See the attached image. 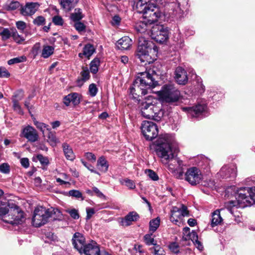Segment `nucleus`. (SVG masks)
Listing matches in <instances>:
<instances>
[{"label": "nucleus", "instance_id": "nucleus-52", "mask_svg": "<svg viewBox=\"0 0 255 255\" xmlns=\"http://www.w3.org/2000/svg\"><path fill=\"white\" fill-rule=\"evenodd\" d=\"M67 212L70 215L71 217L74 219H78L79 218V215L78 211L76 209L67 210Z\"/></svg>", "mask_w": 255, "mask_h": 255}, {"label": "nucleus", "instance_id": "nucleus-28", "mask_svg": "<svg viewBox=\"0 0 255 255\" xmlns=\"http://www.w3.org/2000/svg\"><path fill=\"white\" fill-rule=\"evenodd\" d=\"M54 48L52 46L44 45L41 52V57L47 58L54 53Z\"/></svg>", "mask_w": 255, "mask_h": 255}, {"label": "nucleus", "instance_id": "nucleus-18", "mask_svg": "<svg viewBox=\"0 0 255 255\" xmlns=\"http://www.w3.org/2000/svg\"><path fill=\"white\" fill-rule=\"evenodd\" d=\"M174 78L179 85H185L188 80L186 71L182 67H177L174 72Z\"/></svg>", "mask_w": 255, "mask_h": 255}, {"label": "nucleus", "instance_id": "nucleus-42", "mask_svg": "<svg viewBox=\"0 0 255 255\" xmlns=\"http://www.w3.org/2000/svg\"><path fill=\"white\" fill-rule=\"evenodd\" d=\"M147 176L152 180L156 181L158 179V176L156 173L151 169H148L146 171Z\"/></svg>", "mask_w": 255, "mask_h": 255}, {"label": "nucleus", "instance_id": "nucleus-17", "mask_svg": "<svg viewBox=\"0 0 255 255\" xmlns=\"http://www.w3.org/2000/svg\"><path fill=\"white\" fill-rule=\"evenodd\" d=\"M147 91V90L141 86L138 81L134 80L132 86L130 88V94L133 99L139 101L140 99H138L139 96L146 95Z\"/></svg>", "mask_w": 255, "mask_h": 255}, {"label": "nucleus", "instance_id": "nucleus-55", "mask_svg": "<svg viewBox=\"0 0 255 255\" xmlns=\"http://www.w3.org/2000/svg\"><path fill=\"white\" fill-rule=\"evenodd\" d=\"M81 75L82 78V80L84 81L89 79L90 77L89 72L87 69H83L81 73Z\"/></svg>", "mask_w": 255, "mask_h": 255}, {"label": "nucleus", "instance_id": "nucleus-61", "mask_svg": "<svg viewBox=\"0 0 255 255\" xmlns=\"http://www.w3.org/2000/svg\"><path fill=\"white\" fill-rule=\"evenodd\" d=\"M40 49V44L39 43L35 44L32 48V52L33 54L36 55L38 53V51Z\"/></svg>", "mask_w": 255, "mask_h": 255}, {"label": "nucleus", "instance_id": "nucleus-7", "mask_svg": "<svg viewBox=\"0 0 255 255\" xmlns=\"http://www.w3.org/2000/svg\"><path fill=\"white\" fill-rule=\"evenodd\" d=\"M157 93L163 102L170 104L178 101L180 96V91L171 84L163 86L161 89Z\"/></svg>", "mask_w": 255, "mask_h": 255}, {"label": "nucleus", "instance_id": "nucleus-53", "mask_svg": "<svg viewBox=\"0 0 255 255\" xmlns=\"http://www.w3.org/2000/svg\"><path fill=\"white\" fill-rule=\"evenodd\" d=\"M45 21V18L42 16H37L33 20V23L37 25H42Z\"/></svg>", "mask_w": 255, "mask_h": 255}, {"label": "nucleus", "instance_id": "nucleus-33", "mask_svg": "<svg viewBox=\"0 0 255 255\" xmlns=\"http://www.w3.org/2000/svg\"><path fill=\"white\" fill-rule=\"evenodd\" d=\"M83 17V15L82 14V11L80 9L76 8L75 9L74 12L72 13L71 15V18L73 21H79Z\"/></svg>", "mask_w": 255, "mask_h": 255}, {"label": "nucleus", "instance_id": "nucleus-23", "mask_svg": "<svg viewBox=\"0 0 255 255\" xmlns=\"http://www.w3.org/2000/svg\"><path fill=\"white\" fill-rule=\"evenodd\" d=\"M223 209H218L212 213L211 225L212 227L220 225L223 219L221 216L220 212L223 211Z\"/></svg>", "mask_w": 255, "mask_h": 255}, {"label": "nucleus", "instance_id": "nucleus-4", "mask_svg": "<svg viewBox=\"0 0 255 255\" xmlns=\"http://www.w3.org/2000/svg\"><path fill=\"white\" fill-rule=\"evenodd\" d=\"M62 214L58 209L50 208L46 209L42 206L37 207L33 212L32 224L35 227L45 225L49 218L55 220L61 217Z\"/></svg>", "mask_w": 255, "mask_h": 255}, {"label": "nucleus", "instance_id": "nucleus-25", "mask_svg": "<svg viewBox=\"0 0 255 255\" xmlns=\"http://www.w3.org/2000/svg\"><path fill=\"white\" fill-rule=\"evenodd\" d=\"M95 52V48L94 46L91 44H87L84 47L83 52L79 53L78 56L81 58L85 56L88 59H89Z\"/></svg>", "mask_w": 255, "mask_h": 255}, {"label": "nucleus", "instance_id": "nucleus-8", "mask_svg": "<svg viewBox=\"0 0 255 255\" xmlns=\"http://www.w3.org/2000/svg\"><path fill=\"white\" fill-rule=\"evenodd\" d=\"M156 74L154 71L149 70L138 73L135 81L144 87L146 90L155 87L157 82L155 80Z\"/></svg>", "mask_w": 255, "mask_h": 255}, {"label": "nucleus", "instance_id": "nucleus-20", "mask_svg": "<svg viewBox=\"0 0 255 255\" xmlns=\"http://www.w3.org/2000/svg\"><path fill=\"white\" fill-rule=\"evenodd\" d=\"M39 4L37 2H29L21 7L20 11L23 15H32L38 10Z\"/></svg>", "mask_w": 255, "mask_h": 255}, {"label": "nucleus", "instance_id": "nucleus-59", "mask_svg": "<svg viewBox=\"0 0 255 255\" xmlns=\"http://www.w3.org/2000/svg\"><path fill=\"white\" fill-rule=\"evenodd\" d=\"M136 253H138L139 255H142L144 253L142 246L139 245H135L134 247Z\"/></svg>", "mask_w": 255, "mask_h": 255}, {"label": "nucleus", "instance_id": "nucleus-44", "mask_svg": "<svg viewBox=\"0 0 255 255\" xmlns=\"http://www.w3.org/2000/svg\"><path fill=\"white\" fill-rule=\"evenodd\" d=\"M12 37L17 43H20L24 40V37L22 35L18 34V33H12Z\"/></svg>", "mask_w": 255, "mask_h": 255}, {"label": "nucleus", "instance_id": "nucleus-31", "mask_svg": "<svg viewBox=\"0 0 255 255\" xmlns=\"http://www.w3.org/2000/svg\"><path fill=\"white\" fill-rule=\"evenodd\" d=\"M100 60L98 58H94L90 63V71L92 73L96 74L98 71V68L100 65Z\"/></svg>", "mask_w": 255, "mask_h": 255}, {"label": "nucleus", "instance_id": "nucleus-22", "mask_svg": "<svg viewBox=\"0 0 255 255\" xmlns=\"http://www.w3.org/2000/svg\"><path fill=\"white\" fill-rule=\"evenodd\" d=\"M138 218L139 216L136 212H130L122 220L121 225L123 226H129L132 222L137 221Z\"/></svg>", "mask_w": 255, "mask_h": 255}, {"label": "nucleus", "instance_id": "nucleus-11", "mask_svg": "<svg viewBox=\"0 0 255 255\" xmlns=\"http://www.w3.org/2000/svg\"><path fill=\"white\" fill-rule=\"evenodd\" d=\"M202 178L200 170L196 167L188 168L184 174L185 180L193 186L199 184Z\"/></svg>", "mask_w": 255, "mask_h": 255}, {"label": "nucleus", "instance_id": "nucleus-26", "mask_svg": "<svg viewBox=\"0 0 255 255\" xmlns=\"http://www.w3.org/2000/svg\"><path fill=\"white\" fill-rule=\"evenodd\" d=\"M63 150L67 160L73 161L75 159V155L72 148L69 144L64 143L62 144Z\"/></svg>", "mask_w": 255, "mask_h": 255}, {"label": "nucleus", "instance_id": "nucleus-35", "mask_svg": "<svg viewBox=\"0 0 255 255\" xmlns=\"http://www.w3.org/2000/svg\"><path fill=\"white\" fill-rule=\"evenodd\" d=\"M26 58L24 56L15 57L7 61L8 65H11L14 64L19 63L26 61Z\"/></svg>", "mask_w": 255, "mask_h": 255}, {"label": "nucleus", "instance_id": "nucleus-27", "mask_svg": "<svg viewBox=\"0 0 255 255\" xmlns=\"http://www.w3.org/2000/svg\"><path fill=\"white\" fill-rule=\"evenodd\" d=\"M79 0H61L60 4L66 10L69 11L78 2Z\"/></svg>", "mask_w": 255, "mask_h": 255}, {"label": "nucleus", "instance_id": "nucleus-38", "mask_svg": "<svg viewBox=\"0 0 255 255\" xmlns=\"http://www.w3.org/2000/svg\"><path fill=\"white\" fill-rule=\"evenodd\" d=\"M70 95L71 96V97L70 98L71 103L74 106L78 105L80 102V97H79V95H78V94H77L76 93H73L70 94Z\"/></svg>", "mask_w": 255, "mask_h": 255}, {"label": "nucleus", "instance_id": "nucleus-29", "mask_svg": "<svg viewBox=\"0 0 255 255\" xmlns=\"http://www.w3.org/2000/svg\"><path fill=\"white\" fill-rule=\"evenodd\" d=\"M97 165L104 172H106L108 169L109 165L107 160L103 156H101L99 158L97 161Z\"/></svg>", "mask_w": 255, "mask_h": 255}, {"label": "nucleus", "instance_id": "nucleus-10", "mask_svg": "<svg viewBox=\"0 0 255 255\" xmlns=\"http://www.w3.org/2000/svg\"><path fill=\"white\" fill-rule=\"evenodd\" d=\"M141 131L146 140H151L155 138L158 133L157 125L150 121H143L141 125Z\"/></svg>", "mask_w": 255, "mask_h": 255}, {"label": "nucleus", "instance_id": "nucleus-12", "mask_svg": "<svg viewBox=\"0 0 255 255\" xmlns=\"http://www.w3.org/2000/svg\"><path fill=\"white\" fill-rule=\"evenodd\" d=\"M182 110L191 117L198 118H202L207 113V106L205 104H199L192 107H184Z\"/></svg>", "mask_w": 255, "mask_h": 255}, {"label": "nucleus", "instance_id": "nucleus-49", "mask_svg": "<svg viewBox=\"0 0 255 255\" xmlns=\"http://www.w3.org/2000/svg\"><path fill=\"white\" fill-rule=\"evenodd\" d=\"M124 181L125 185L129 189H133L135 188V184L132 180L129 179H126Z\"/></svg>", "mask_w": 255, "mask_h": 255}, {"label": "nucleus", "instance_id": "nucleus-36", "mask_svg": "<svg viewBox=\"0 0 255 255\" xmlns=\"http://www.w3.org/2000/svg\"><path fill=\"white\" fill-rule=\"evenodd\" d=\"M152 233L151 234H146L144 236V239L145 243L149 246V245H154V247L157 246L156 245V242L155 241L153 238L151 237Z\"/></svg>", "mask_w": 255, "mask_h": 255}, {"label": "nucleus", "instance_id": "nucleus-56", "mask_svg": "<svg viewBox=\"0 0 255 255\" xmlns=\"http://www.w3.org/2000/svg\"><path fill=\"white\" fill-rule=\"evenodd\" d=\"M74 26L76 30L78 31H82L85 28V25L81 22H75Z\"/></svg>", "mask_w": 255, "mask_h": 255}, {"label": "nucleus", "instance_id": "nucleus-47", "mask_svg": "<svg viewBox=\"0 0 255 255\" xmlns=\"http://www.w3.org/2000/svg\"><path fill=\"white\" fill-rule=\"evenodd\" d=\"M169 249L172 252L175 254H177L179 252V246L175 242L172 243L169 245Z\"/></svg>", "mask_w": 255, "mask_h": 255}, {"label": "nucleus", "instance_id": "nucleus-1", "mask_svg": "<svg viewBox=\"0 0 255 255\" xmlns=\"http://www.w3.org/2000/svg\"><path fill=\"white\" fill-rule=\"evenodd\" d=\"M156 153L165 164L168 163V169L172 173L182 168L183 161L176 157V143L174 137L168 134L159 135L156 141Z\"/></svg>", "mask_w": 255, "mask_h": 255}, {"label": "nucleus", "instance_id": "nucleus-41", "mask_svg": "<svg viewBox=\"0 0 255 255\" xmlns=\"http://www.w3.org/2000/svg\"><path fill=\"white\" fill-rule=\"evenodd\" d=\"M20 6V3L17 1H12L7 5V9L13 10H15Z\"/></svg>", "mask_w": 255, "mask_h": 255}, {"label": "nucleus", "instance_id": "nucleus-45", "mask_svg": "<svg viewBox=\"0 0 255 255\" xmlns=\"http://www.w3.org/2000/svg\"><path fill=\"white\" fill-rule=\"evenodd\" d=\"M13 107L15 111L17 112L18 114L22 115L23 114V111L19 104L17 101H13Z\"/></svg>", "mask_w": 255, "mask_h": 255}, {"label": "nucleus", "instance_id": "nucleus-46", "mask_svg": "<svg viewBox=\"0 0 255 255\" xmlns=\"http://www.w3.org/2000/svg\"><path fill=\"white\" fill-rule=\"evenodd\" d=\"M172 7H173V12H175V14H181L182 13L183 10L180 7V4L179 3H173L172 4Z\"/></svg>", "mask_w": 255, "mask_h": 255}, {"label": "nucleus", "instance_id": "nucleus-40", "mask_svg": "<svg viewBox=\"0 0 255 255\" xmlns=\"http://www.w3.org/2000/svg\"><path fill=\"white\" fill-rule=\"evenodd\" d=\"M89 92L91 96L95 97L98 92V89L95 84H91L89 87Z\"/></svg>", "mask_w": 255, "mask_h": 255}, {"label": "nucleus", "instance_id": "nucleus-51", "mask_svg": "<svg viewBox=\"0 0 255 255\" xmlns=\"http://www.w3.org/2000/svg\"><path fill=\"white\" fill-rule=\"evenodd\" d=\"M53 22L55 25H62L63 23V20L61 16L57 15L53 17Z\"/></svg>", "mask_w": 255, "mask_h": 255}, {"label": "nucleus", "instance_id": "nucleus-63", "mask_svg": "<svg viewBox=\"0 0 255 255\" xmlns=\"http://www.w3.org/2000/svg\"><path fill=\"white\" fill-rule=\"evenodd\" d=\"M85 156L86 158L89 160L94 162L96 161V157L95 155L91 152H87L86 153Z\"/></svg>", "mask_w": 255, "mask_h": 255}, {"label": "nucleus", "instance_id": "nucleus-62", "mask_svg": "<svg viewBox=\"0 0 255 255\" xmlns=\"http://www.w3.org/2000/svg\"><path fill=\"white\" fill-rule=\"evenodd\" d=\"M20 163L23 167L27 168L29 166V159L27 158H22L20 159Z\"/></svg>", "mask_w": 255, "mask_h": 255}, {"label": "nucleus", "instance_id": "nucleus-21", "mask_svg": "<svg viewBox=\"0 0 255 255\" xmlns=\"http://www.w3.org/2000/svg\"><path fill=\"white\" fill-rule=\"evenodd\" d=\"M14 205L12 202H1L0 203V216L2 218V220L4 219H8L6 216L9 213V210L12 206Z\"/></svg>", "mask_w": 255, "mask_h": 255}, {"label": "nucleus", "instance_id": "nucleus-39", "mask_svg": "<svg viewBox=\"0 0 255 255\" xmlns=\"http://www.w3.org/2000/svg\"><path fill=\"white\" fill-rule=\"evenodd\" d=\"M0 172L4 174H8L10 172V166L7 163H3L0 165Z\"/></svg>", "mask_w": 255, "mask_h": 255}, {"label": "nucleus", "instance_id": "nucleus-24", "mask_svg": "<svg viewBox=\"0 0 255 255\" xmlns=\"http://www.w3.org/2000/svg\"><path fill=\"white\" fill-rule=\"evenodd\" d=\"M132 45V40L128 36H124L119 39L117 42V45L119 49L128 50Z\"/></svg>", "mask_w": 255, "mask_h": 255}, {"label": "nucleus", "instance_id": "nucleus-64", "mask_svg": "<svg viewBox=\"0 0 255 255\" xmlns=\"http://www.w3.org/2000/svg\"><path fill=\"white\" fill-rule=\"evenodd\" d=\"M86 212H87V217L86 219L87 220L90 219L92 215L95 213V211L94 209L93 208H88L86 209Z\"/></svg>", "mask_w": 255, "mask_h": 255}, {"label": "nucleus", "instance_id": "nucleus-3", "mask_svg": "<svg viewBox=\"0 0 255 255\" xmlns=\"http://www.w3.org/2000/svg\"><path fill=\"white\" fill-rule=\"evenodd\" d=\"M236 198V201L229 202L226 206L231 214L239 217V214H235L238 208H245L255 204V187L241 188L238 191Z\"/></svg>", "mask_w": 255, "mask_h": 255}, {"label": "nucleus", "instance_id": "nucleus-13", "mask_svg": "<svg viewBox=\"0 0 255 255\" xmlns=\"http://www.w3.org/2000/svg\"><path fill=\"white\" fill-rule=\"evenodd\" d=\"M188 215V212L187 207L182 205V208H179L177 207H172L171 210L170 220L175 225L180 223V220L182 217Z\"/></svg>", "mask_w": 255, "mask_h": 255}, {"label": "nucleus", "instance_id": "nucleus-43", "mask_svg": "<svg viewBox=\"0 0 255 255\" xmlns=\"http://www.w3.org/2000/svg\"><path fill=\"white\" fill-rule=\"evenodd\" d=\"M69 195L71 196L74 197L76 198H81L82 200H83V198H82V193L78 190H70L69 191Z\"/></svg>", "mask_w": 255, "mask_h": 255}, {"label": "nucleus", "instance_id": "nucleus-15", "mask_svg": "<svg viewBox=\"0 0 255 255\" xmlns=\"http://www.w3.org/2000/svg\"><path fill=\"white\" fill-rule=\"evenodd\" d=\"M21 136L25 138L28 141L34 142L38 140L39 136L36 130L30 126H27L21 131Z\"/></svg>", "mask_w": 255, "mask_h": 255}, {"label": "nucleus", "instance_id": "nucleus-48", "mask_svg": "<svg viewBox=\"0 0 255 255\" xmlns=\"http://www.w3.org/2000/svg\"><path fill=\"white\" fill-rule=\"evenodd\" d=\"M190 228L188 227H185L183 229V240L185 241H188L190 240Z\"/></svg>", "mask_w": 255, "mask_h": 255}, {"label": "nucleus", "instance_id": "nucleus-30", "mask_svg": "<svg viewBox=\"0 0 255 255\" xmlns=\"http://www.w3.org/2000/svg\"><path fill=\"white\" fill-rule=\"evenodd\" d=\"M160 218L157 217L151 220L149 222V231L154 233L159 227L160 225Z\"/></svg>", "mask_w": 255, "mask_h": 255}, {"label": "nucleus", "instance_id": "nucleus-54", "mask_svg": "<svg viewBox=\"0 0 255 255\" xmlns=\"http://www.w3.org/2000/svg\"><path fill=\"white\" fill-rule=\"evenodd\" d=\"M10 76L9 73L4 67H0V78L2 77H8Z\"/></svg>", "mask_w": 255, "mask_h": 255}, {"label": "nucleus", "instance_id": "nucleus-60", "mask_svg": "<svg viewBox=\"0 0 255 255\" xmlns=\"http://www.w3.org/2000/svg\"><path fill=\"white\" fill-rule=\"evenodd\" d=\"M16 27L19 30H23L26 28V23L22 21H19L16 23Z\"/></svg>", "mask_w": 255, "mask_h": 255}, {"label": "nucleus", "instance_id": "nucleus-16", "mask_svg": "<svg viewBox=\"0 0 255 255\" xmlns=\"http://www.w3.org/2000/svg\"><path fill=\"white\" fill-rule=\"evenodd\" d=\"M72 244L75 249L80 254L83 251L85 246L88 244L86 243L84 236L80 233H75L72 238Z\"/></svg>", "mask_w": 255, "mask_h": 255}, {"label": "nucleus", "instance_id": "nucleus-32", "mask_svg": "<svg viewBox=\"0 0 255 255\" xmlns=\"http://www.w3.org/2000/svg\"><path fill=\"white\" fill-rule=\"evenodd\" d=\"M48 142L52 146L56 145L59 142L58 139L57 138L55 133L50 131L48 134Z\"/></svg>", "mask_w": 255, "mask_h": 255}, {"label": "nucleus", "instance_id": "nucleus-34", "mask_svg": "<svg viewBox=\"0 0 255 255\" xmlns=\"http://www.w3.org/2000/svg\"><path fill=\"white\" fill-rule=\"evenodd\" d=\"M150 250L153 255H165L163 249L159 245L150 248Z\"/></svg>", "mask_w": 255, "mask_h": 255}, {"label": "nucleus", "instance_id": "nucleus-57", "mask_svg": "<svg viewBox=\"0 0 255 255\" xmlns=\"http://www.w3.org/2000/svg\"><path fill=\"white\" fill-rule=\"evenodd\" d=\"M34 124L36 127V128L39 129L42 131L43 129L45 128H47V126L43 123H40L36 121H34Z\"/></svg>", "mask_w": 255, "mask_h": 255}, {"label": "nucleus", "instance_id": "nucleus-2", "mask_svg": "<svg viewBox=\"0 0 255 255\" xmlns=\"http://www.w3.org/2000/svg\"><path fill=\"white\" fill-rule=\"evenodd\" d=\"M143 34L138 37V44L135 53L136 57L139 60L141 63L145 65L146 63L152 62L157 57L158 48L147 37L150 36L151 39L155 41L163 43L168 39V33H141Z\"/></svg>", "mask_w": 255, "mask_h": 255}, {"label": "nucleus", "instance_id": "nucleus-19", "mask_svg": "<svg viewBox=\"0 0 255 255\" xmlns=\"http://www.w3.org/2000/svg\"><path fill=\"white\" fill-rule=\"evenodd\" d=\"M82 254L85 255H100V250L97 243L91 241L85 246Z\"/></svg>", "mask_w": 255, "mask_h": 255}, {"label": "nucleus", "instance_id": "nucleus-6", "mask_svg": "<svg viewBox=\"0 0 255 255\" xmlns=\"http://www.w3.org/2000/svg\"><path fill=\"white\" fill-rule=\"evenodd\" d=\"M162 104L159 100L154 99L152 102L148 99L142 102L139 106L141 115L147 119H160L163 115Z\"/></svg>", "mask_w": 255, "mask_h": 255}, {"label": "nucleus", "instance_id": "nucleus-5", "mask_svg": "<svg viewBox=\"0 0 255 255\" xmlns=\"http://www.w3.org/2000/svg\"><path fill=\"white\" fill-rule=\"evenodd\" d=\"M135 6L137 11L142 13L143 18L150 24L156 21L163 15V12L156 4L143 0H137Z\"/></svg>", "mask_w": 255, "mask_h": 255}, {"label": "nucleus", "instance_id": "nucleus-14", "mask_svg": "<svg viewBox=\"0 0 255 255\" xmlns=\"http://www.w3.org/2000/svg\"><path fill=\"white\" fill-rule=\"evenodd\" d=\"M218 175L222 178L234 179L237 175V167L234 164L225 165L221 168Z\"/></svg>", "mask_w": 255, "mask_h": 255}, {"label": "nucleus", "instance_id": "nucleus-37", "mask_svg": "<svg viewBox=\"0 0 255 255\" xmlns=\"http://www.w3.org/2000/svg\"><path fill=\"white\" fill-rule=\"evenodd\" d=\"M168 28L163 25H156L154 26L151 32H168Z\"/></svg>", "mask_w": 255, "mask_h": 255}, {"label": "nucleus", "instance_id": "nucleus-50", "mask_svg": "<svg viewBox=\"0 0 255 255\" xmlns=\"http://www.w3.org/2000/svg\"><path fill=\"white\" fill-rule=\"evenodd\" d=\"M37 158L42 165H47L49 163L48 159L41 154H38Z\"/></svg>", "mask_w": 255, "mask_h": 255}, {"label": "nucleus", "instance_id": "nucleus-58", "mask_svg": "<svg viewBox=\"0 0 255 255\" xmlns=\"http://www.w3.org/2000/svg\"><path fill=\"white\" fill-rule=\"evenodd\" d=\"M93 191L99 198L106 199V196L96 187L92 188Z\"/></svg>", "mask_w": 255, "mask_h": 255}, {"label": "nucleus", "instance_id": "nucleus-9", "mask_svg": "<svg viewBox=\"0 0 255 255\" xmlns=\"http://www.w3.org/2000/svg\"><path fill=\"white\" fill-rule=\"evenodd\" d=\"M9 212V214L6 216L8 219H3L4 222L12 225H18L24 221V213L16 205H12Z\"/></svg>", "mask_w": 255, "mask_h": 255}]
</instances>
